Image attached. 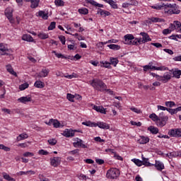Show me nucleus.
Returning <instances> with one entry per match:
<instances>
[{"label":"nucleus","instance_id":"nucleus-61","mask_svg":"<svg viewBox=\"0 0 181 181\" xmlns=\"http://www.w3.org/2000/svg\"><path fill=\"white\" fill-rule=\"evenodd\" d=\"M89 63H90V64H93V66H94L95 67H97V66H98V64H99L98 61H93V60H90V61L89 62Z\"/></svg>","mask_w":181,"mask_h":181},{"label":"nucleus","instance_id":"nucleus-45","mask_svg":"<svg viewBox=\"0 0 181 181\" xmlns=\"http://www.w3.org/2000/svg\"><path fill=\"white\" fill-rule=\"evenodd\" d=\"M29 87V83H23L20 86L19 88L21 90V91H23V90H26V88H28Z\"/></svg>","mask_w":181,"mask_h":181},{"label":"nucleus","instance_id":"nucleus-52","mask_svg":"<svg viewBox=\"0 0 181 181\" xmlns=\"http://www.w3.org/2000/svg\"><path fill=\"white\" fill-rule=\"evenodd\" d=\"M177 151H173L170 153V159L173 158H177Z\"/></svg>","mask_w":181,"mask_h":181},{"label":"nucleus","instance_id":"nucleus-33","mask_svg":"<svg viewBox=\"0 0 181 181\" xmlns=\"http://www.w3.org/2000/svg\"><path fill=\"white\" fill-rule=\"evenodd\" d=\"M82 125H86V127H90L91 128H93V127H95V122H90V121L83 122Z\"/></svg>","mask_w":181,"mask_h":181},{"label":"nucleus","instance_id":"nucleus-28","mask_svg":"<svg viewBox=\"0 0 181 181\" xmlns=\"http://www.w3.org/2000/svg\"><path fill=\"white\" fill-rule=\"evenodd\" d=\"M110 64H112V66H114V67H117V65L118 64V63H119L118 59L114 57H110Z\"/></svg>","mask_w":181,"mask_h":181},{"label":"nucleus","instance_id":"nucleus-59","mask_svg":"<svg viewBox=\"0 0 181 181\" xmlns=\"http://www.w3.org/2000/svg\"><path fill=\"white\" fill-rule=\"evenodd\" d=\"M151 45L154 46L155 47H157V49H159L160 47H162V44H160L159 42H152Z\"/></svg>","mask_w":181,"mask_h":181},{"label":"nucleus","instance_id":"nucleus-37","mask_svg":"<svg viewBox=\"0 0 181 181\" xmlns=\"http://www.w3.org/2000/svg\"><path fill=\"white\" fill-rule=\"evenodd\" d=\"M132 162L135 163V165L136 166H139V167L142 166V163H143L142 160H139L138 158H133V159H132Z\"/></svg>","mask_w":181,"mask_h":181},{"label":"nucleus","instance_id":"nucleus-21","mask_svg":"<svg viewBox=\"0 0 181 181\" xmlns=\"http://www.w3.org/2000/svg\"><path fill=\"white\" fill-rule=\"evenodd\" d=\"M141 158H142L141 162H143L142 165H144V166H146V167L153 166V164L149 162V158H146L144 157V155H142Z\"/></svg>","mask_w":181,"mask_h":181},{"label":"nucleus","instance_id":"nucleus-16","mask_svg":"<svg viewBox=\"0 0 181 181\" xmlns=\"http://www.w3.org/2000/svg\"><path fill=\"white\" fill-rule=\"evenodd\" d=\"M165 22V20L160 18L152 17L146 20V23H156Z\"/></svg>","mask_w":181,"mask_h":181},{"label":"nucleus","instance_id":"nucleus-49","mask_svg":"<svg viewBox=\"0 0 181 181\" xmlns=\"http://www.w3.org/2000/svg\"><path fill=\"white\" fill-rule=\"evenodd\" d=\"M52 124L54 128H59L60 127V122H59L57 119H54Z\"/></svg>","mask_w":181,"mask_h":181},{"label":"nucleus","instance_id":"nucleus-31","mask_svg":"<svg viewBox=\"0 0 181 181\" xmlns=\"http://www.w3.org/2000/svg\"><path fill=\"white\" fill-rule=\"evenodd\" d=\"M28 138H29V136L28 135V134H19L18 136H17V141L18 142H19V141H22L23 139H28Z\"/></svg>","mask_w":181,"mask_h":181},{"label":"nucleus","instance_id":"nucleus-54","mask_svg":"<svg viewBox=\"0 0 181 181\" xmlns=\"http://www.w3.org/2000/svg\"><path fill=\"white\" fill-rule=\"evenodd\" d=\"M0 149H3V151H5L6 152H9V151H11V148L6 147L4 146V144H0Z\"/></svg>","mask_w":181,"mask_h":181},{"label":"nucleus","instance_id":"nucleus-29","mask_svg":"<svg viewBox=\"0 0 181 181\" xmlns=\"http://www.w3.org/2000/svg\"><path fill=\"white\" fill-rule=\"evenodd\" d=\"M52 54H55L56 57H57L58 59H65V60H67V59H69V57L64 56L62 54L60 53H57V52L53 50L52 52Z\"/></svg>","mask_w":181,"mask_h":181},{"label":"nucleus","instance_id":"nucleus-7","mask_svg":"<svg viewBox=\"0 0 181 181\" xmlns=\"http://www.w3.org/2000/svg\"><path fill=\"white\" fill-rule=\"evenodd\" d=\"M168 135L173 138H181V128L170 129L168 131Z\"/></svg>","mask_w":181,"mask_h":181},{"label":"nucleus","instance_id":"nucleus-5","mask_svg":"<svg viewBox=\"0 0 181 181\" xmlns=\"http://www.w3.org/2000/svg\"><path fill=\"white\" fill-rule=\"evenodd\" d=\"M144 71H148V70H157L158 71H165L169 70V68L165 66H155L152 65H146L143 66Z\"/></svg>","mask_w":181,"mask_h":181},{"label":"nucleus","instance_id":"nucleus-48","mask_svg":"<svg viewBox=\"0 0 181 181\" xmlns=\"http://www.w3.org/2000/svg\"><path fill=\"white\" fill-rule=\"evenodd\" d=\"M167 111L171 114V115H174V114H177V108L172 109V108H168Z\"/></svg>","mask_w":181,"mask_h":181},{"label":"nucleus","instance_id":"nucleus-36","mask_svg":"<svg viewBox=\"0 0 181 181\" xmlns=\"http://www.w3.org/2000/svg\"><path fill=\"white\" fill-rule=\"evenodd\" d=\"M107 47L110 48L112 50H119V49H121V46L115 44H110L107 45Z\"/></svg>","mask_w":181,"mask_h":181},{"label":"nucleus","instance_id":"nucleus-12","mask_svg":"<svg viewBox=\"0 0 181 181\" xmlns=\"http://www.w3.org/2000/svg\"><path fill=\"white\" fill-rule=\"evenodd\" d=\"M124 45H131L132 41L134 40V39H135V37H134L132 34H127L124 35Z\"/></svg>","mask_w":181,"mask_h":181},{"label":"nucleus","instance_id":"nucleus-38","mask_svg":"<svg viewBox=\"0 0 181 181\" xmlns=\"http://www.w3.org/2000/svg\"><path fill=\"white\" fill-rule=\"evenodd\" d=\"M38 16H40V18H42V19H47V18H49V16L47 15V13H46L43 11H40L38 12Z\"/></svg>","mask_w":181,"mask_h":181},{"label":"nucleus","instance_id":"nucleus-6","mask_svg":"<svg viewBox=\"0 0 181 181\" xmlns=\"http://www.w3.org/2000/svg\"><path fill=\"white\" fill-rule=\"evenodd\" d=\"M108 179H117L119 176V170L117 168H110L106 174Z\"/></svg>","mask_w":181,"mask_h":181},{"label":"nucleus","instance_id":"nucleus-24","mask_svg":"<svg viewBox=\"0 0 181 181\" xmlns=\"http://www.w3.org/2000/svg\"><path fill=\"white\" fill-rule=\"evenodd\" d=\"M37 37L41 39L42 40H45V39H49V34L43 32H40L37 34Z\"/></svg>","mask_w":181,"mask_h":181},{"label":"nucleus","instance_id":"nucleus-10","mask_svg":"<svg viewBox=\"0 0 181 181\" xmlns=\"http://www.w3.org/2000/svg\"><path fill=\"white\" fill-rule=\"evenodd\" d=\"M75 132H77V130H73V129H66L62 135L64 136H66V138H70V137H73L75 135Z\"/></svg>","mask_w":181,"mask_h":181},{"label":"nucleus","instance_id":"nucleus-2","mask_svg":"<svg viewBox=\"0 0 181 181\" xmlns=\"http://www.w3.org/2000/svg\"><path fill=\"white\" fill-rule=\"evenodd\" d=\"M89 83L96 91L103 93V91L107 90V85L100 78H93L89 81Z\"/></svg>","mask_w":181,"mask_h":181},{"label":"nucleus","instance_id":"nucleus-14","mask_svg":"<svg viewBox=\"0 0 181 181\" xmlns=\"http://www.w3.org/2000/svg\"><path fill=\"white\" fill-rule=\"evenodd\" d=\"M13 8L11 7H8L7 8H6L5 15L6 18H8V19L10 20V22H12V18L13 16Z\"/></svg>","mask_w":181,"mask_h":181},{"label":"nucleus","instance_id":"nucleus-42","mask_svg":"<svg viewBox=\"0 0 181 181\" xmlns=\"http://www.w3.org/2000/svg\"><path fill=\"white\" fill-rule=\"evenodd\" d=\"M78 12L81 13V15H88V9L86 8H79Z\"/></svg>","mask_w":181,"mask_h":181},{"label":"nucleus","instance_id":"nucleus-27","mask_svg":"<svg viewBox=\"0 0 181 181\" xmlns=\"http://www.w3.org/2000/svg\"><path fill=\"white\" fill-rule=\"evenodd\" d=\"M88 4H90V5H93V6H98V8H103L104 5L97 3V1L94 0H86Z\"/></svg>","mask_w":181,"mask_h":181},{"label":"nucleus","instance_id":"nucleus-34","mask_svg":"<svg viewBox=\"0 0 181 181\" xmlns=\"http://www.w3.org/2000/svg\"><path fill=\"white\" fill-rule=\"evenodd\" d=\"M181 76V70H179L178 69H175L173 71V77L175 78H180Z\"/></svg>","mask_w":181,"mask_h":181},{"label":"nucleus","instance_id":"nucleus-55","mask_svg":"<svg viewBox=\"0 0 181 181\" xmlns=\"http://www.w3.org/2000/svg\"><path fill=\"white\" fill-rule=\"evenodd\" d=\"M59 39L62 45H66V37H64L63 35H60L59 37Z\"/></svg>","mask_w":181,"mask_h":181},{"label":"nucleus","instance_id":"nucleus-44","mask_svg":"<svg viewBox=\"0 0 181 181\" xmlns=\"http://www.w3.org/2000/svg\"><path fill=\"white\" fill-rule=\"evenodd\" d=\"M54 4L56 6H64V1L63 0H55Z\"/></svg>","mask_w":181,"mask_h":181},{"label":"nucleus","instance_id":"nucleus-13","mask_svg":"<svg viewBox=\"0 0 181 181\" xmlns=\"http://www.w3.org/2000/svg\"><path fill=\"white\" fill-rule=\"evenodd\" d=\"M49 73H50V70H49L48 69H42L40 72L37 74V77H38V78L47 77Z\"/></svg>","mask_w":181,"mask_h":181},{"label":"nucleus","instance_id":"nucleus-15","mask_svg":"<svg viewBox=\"0 0 181 181\" xmlns=\"http://www.w3.org/2000/svg\"><path fill=\"white\" fill-rule=\"evenodd\" d=\"M98 127L101 129H110V124L103 122H98L95 124V127Z\"/></svg>","mask_w":181,"mask_h":181},{"label":"nucleus","instance_id":"nucleus-62","mask_svg":"<svg viewBox=\"0 0 181 181\" xmlns=\"http://www.w3.org/2000/svg\"><path fill=\"white\" fill-rule=\"evenodd\" d=\"M131 45H135V46H139L138 45V38H134V40H132Z\"/></svg>","mask_w":181,"mask_h":181},{"label":"nucleus","instance_id":"nucleus-23","mask_svg":"<svg viewBox=\"0 0 181 181\" xmlns=\"http://www.w3.org/2000/svg\"><path fill=\"white\" fill-rule=\"evenodd\" d=\"M148 131H150L151 134H153V135H156V134L159 133V129H158V127H156L155 126L148 127Z\"/></svg>","mask_w":181,"mask_h":181},{"label":"nucleus","instance_id":"nucleus-17","mask_svg":"<svg viewBox=\"0 0 181 181\" xmlns=\"http://www.w3.org/2000/svg\"><path fill=\"white\" fill-rule=\"evenodd\" d=\"M153 166H155L157 170H159L160 172H162V170L165 169V164L160 161L156 160V163L153 164Z\"/></svg>","mask_w":181,"mask_h":181},{"label":"nucleus","instance_id":"nucleus-25","mask_svg":"<svg viewBox=\"0 0 181 181\" xmlns=\"http://www.w3.org/2000/svg\"><path fill=\"white\" fill-rule=\"evenodd\" d=\"M6 69L8 73H10V74H12L13 76H18L16 72H15V71H13V68H12V66L11 64L6 65Z\"/></svg>","mask_w":181,"mask_h":181},{"label":"nucleus","instance_id":"nucleus-60","mask_svg":"<svg viewBox=\"0 0 181 181\" xmlns=\"http://www.w3.org/2000/svg\"><path fill=\"white\" fill-rule=\"evenodd\" d=\"M96 163H98V165H104L105 161L104 160L101 159V158H98L95 160Z\"/></svg>","mask_w":181,"mask_h":181},{"label":"nucleus","instance_id":"nucleus-40","mask_svg":"<svg viewBox=\"0 0 181 181\" xmlns=\"http://www.w3.org/2000/svg\"><path fill=\"white\" fill-rule=\"evenodd\" d=\"M107 43H118V40L112 39V40H109L106 42H99V45H101L102 46H104V45H107Z\"/></svg>","mask_w":181,"mask_h":181},{"label":"nucleus","instance_id":"nucleus-41","mask_svg":"<svg viewBox=\"0 0 181 181\" xmlns=\"http://www.w3.org/2000/svg\"><path fill=\"white\" fill-rule=\"evenodd\" d=\"M177 28H180L181 27V23H171L169 28L171 30V32H173V30H175V29H176Z\"/></svg>","mask_w":181,"mask_h":181},{"label":"nucleus","instance_id":"nucleus-51","mask_svg":"<svg viewBox=\"0 0 181 181\" xmlns=\"http://www.w3.org/2000/svg\"><path fill=\"white\" fill-rule=\"evenodd\" d=\"M48 143L53 146L57 144V141L55 139H50L48 140Z\"/></svg>","mask_w":181,"mask_h":181},{"label":"nucleus","instance_id":"nucleus-35","mask_svg":"<svg viewBox=\"0 0 181 181\" xmlns=\"http://www.w3.org/2000/svg\"><path fill=\"white\" fill-rule=\"evenodd\" d=\"M4 179L8 181H16L15 178L11 177V175H8L6 173H2Z\"/></svg>","mask_w":181,"mask_h":181},{"label":"nucleus","instance_id":"nucleus-43","mask_svg":"<svg viewBox=\"0 0 181 181\" xmlns=\"http://www.w3.org/2000/svg\"><path fill=\"white\" fill-rule=\"evenodd\" d=\"M100 67H105V69H111V64L108 62H102Z\"/></svg>","mask_w":181,"mask_h":181},{"label":"nucleus","instance_id":"nucleus-58","mask_svg":"<svg viewBox=\"0 0 181 181\" xmlns=\"http://www.w3.org/2000/svg\"><path fill=\"white\" fill-rule=\"evenodd\" d=\"M39 155H49V153L47 152V151H45L44 149H41L38 151Z\"/></svg>","mask_w":181,"mask_h":181},{"label":"nucleus","instance_id":"nucleus-8","mask_svg":"<svg viewBox=\"0 0 181 181\" xmlns=\"http://www.w3.org/2000/svg\"><path fill=\"white\" fill-rule=\"evenodd\" d=\"M50 165L53 168H57L62 163V158L60 157H53L49 158Z\"/></svg>","mask_w":181,"mask_h":181},{"label":"nucleus","instance_id":"nucleus-11","mask_svg":"<svg viewBox=\"0 0 181 181\" xmlns=\"http://www.w3.org/2000/svg\"><path fill=\"white\" fill-rule=\"evenodd\" d=\"M77 141L76 142H74V146L75 148H83V149H86L87 148H88L87 146V145L84 144V141H83V140L80 139H77Z\"/></svg>","mask_w":181,"mask_h":181},{"label":"nucleus","instance_id":"nucleus-4","mask_svg":"<svg viewBox=\"0 0 181 181\" xmlns=\"http://www.w3.org/2000/svg\"><path fill=\"white\" fill-rule=\"evenodd\" d=\"M153 77H156L158 81H162V83H168L170 78H172V74L169 72L164 73L163 76H159L156 74L151 73Z\"/></svg>","mask_w":181,"mask_h":181},{"label":"nucleus","instance_id":"nucleus-19","mask_svg":"<svg viewBox=\"0 0 181 181\" xmlns=\"http://www.w3.org/2000/svg\"><path fill=\"white\" fill-rule=\"evenodd\" d=\"M19 103H22V104H26V103H30L32 101V98L29 96H23L18 99Z\"/></svg>","mask_w":181,"mask_h":181},{"label":"nucleus","instance_id":"nucleus-1","mask_svg":"<svg viewBox=\"0 0 181 181\" xmlns=\"http://www.w3.org/2000/svg\"><path fill=\"white\" fill-rule=\"evenodd\" d=\"M149 118L152 119L153 122H156L157 127H160V128L165 127L168 122V119H169V117L165 115L163 112H160L158 116L155 113H152L149 115Z\"/></svg>","mask_w":181,"mask_h":181},{"label":"nucleus","instance_id":"nucleus-30","mask_svg":"<svg viewBox=\"0 0 181 181\" xmlns=\"http://www.w3.org/2000/svg\"><path fill=\"white\" fill-rule=\"evenodd\" d=\"M30 2V8L35 9V8H37L39 6V3L40 2V0H31Z\"/></svg>","mask_w":181,"mask_h":181},{"label":"nucleus","instance_id":"nucleus-64","mask_svg":"<svg viewBox=\"0 0 181 181\" xmlns=\"http://www.w3.org/2000/svg\"><path fill=\"white\" fill-rule=\"evenodd\" d=\"M56 28V23H51L48 27V30H53Z\"/></svg>","mask_w":181,"mask_h":181},{"label":"nucleus","instance_id":"nucleus-26","mask_svg":"<svg viewBox=\"0 0 181 181\" xmlns=\"http://www.w3.org/2000/svg\"><path fill=\"white\" fill-rule=\"evenodd\" d=\"M36 88H45V83L42 81H36L34 83Z\"/></svg>","mask_w":181,"mask_h":181},{"label":"nucleus","instance_id":"nucleus-3","mask_svg":"<svg viewBox=\"0 0 181 181\" xmlns=\"http://www.w3.org/2000/svg\"><path fill=\"white\" fill-rule=\"evenodd\" d=\"M165 13H169V15H179L180 13V10H179V6H176V4H168L165 5Z\"/></svg>","mask_w":181,"mask_h":181},{"label":"nucleus","instance_id":"nucleus-32","mask_svg":"<svg viewBox=\"0 0 181 181\" xmlns=\"http://www.w3.org/2000/svg\"><path fill=\"white\" fill-rule=\"evenodd\" d=\"M105 2L109 4L110 6H112V8H113L114 9H117L118 8V6L113 0H105Z\"/></svg>","mask_w":181,"mask_h":181},{"label":"nucleus","instance_id":"nucleus-18","mask_svg":"<svg viewBox=\"0 0 181 181\" xmlns=\"http://www.w3.org/2000/svg\"><path fill=\"white\" fill-rule=\"evenodd\" d=\"M150 139L148 136H140V138L138 140L139 144H140V145H145L146 144H148V142H149Z\"/></svg>","mask_w":181,"mask_h":181},{"label":"nucleus","instance_id":"nucleus-22","mask_svg":"<svg viewBox=\"0 0 181 181\" xmlns=\"http://www.w3.org/2000/svg\"><path fill=\"white\" fill-rule=\"evenodd\" d=\"M22 40H24L25 42H34L35 40L33 39V37L29 34H25L22 36Z\"/></svg>","mask_w":181,"mask_h":181},{"label":"nucleus","instance_id":"nucleus-63","mask_svg":"<svg viewBox=\"0 0 181 181\" xmlns=\"http://www.w3.org/2000/svg\"><path fill=\"white\" fill-rule=\"evenodd\" d=\"M84 160H85L86 163H88L89 165H93V163H94V161L91 158H87Z\"/></svg>","mask_w":181,"mask_h":181},{"label":"nucleus","instance_id":"nucleus-46","mask_svg":"<svg viewBox=\"0 0 181 181\" xmlns=\"http://www.w3.org/2000/svg\"><path fill=\"white\" fill-rule=\"evenodd\" d=\"M66 98L69 101H71V103H74V95L71 93H67Z\"/></svg>","mask_w":181,"mask_h":181},{"label":"nucleus","instance_id":"nucleus-53","mask_svg":"<svg viewBox=\"0 0 181 181\" xmlns=\"http://www.w3.org/2000/svg\"><path fill=\"white\" fill-rule=\"evenodd\" d=\"M131 111H133V112H136V114H141V110L135 107H130Z\"/></svg>","mask_w":181,"mask_h":181},{"label":"nucleus","instance_id":"nucleus-47","mask_svg":"<svg viewBox=\"0 0 181 181\" xmlns=\"http://www.w3.org/2000/svg\"><path fill=\"white\" fill-rule=\"evenodd\" d=\"M176 105V103L173 101H167L165 102V106L169 107L170 108H172V107H175Z\"/></svg>","mask_w":181,"mask_h":181},{"label":"nucleus","instance_id":"nucleus-56","mask_svg":"<svg viewBox=\"0 0 181 181\" xmlns=\"http://www.w3.org/2000/svg\"><path fill=\"white\" fill-rule=\"evenodd\" d=\"M94 141H95V142H100V144L103 142H105V140L101 139V137L100 136L95 137Z\"/></svg>","mask_w":181,"mask_h":181},{"label":"nucleus","instance_id":"nucleus-9","mask_svg":"<svg viewBox=\"0 0 181 181\" xmlns=\"http://www.w3.org/2000/svg\"><path fill=\"white\" fill-rule=\"evenodd\" d=\"M11 52H9V49H8V46H6L4 43L0 44V54L2 56H9V54Z\"/></svg>","mask_w":181,"mask_h":181},{"label":"nucleus","instance_id":"nucleus-50","mask_svg":"<svg viewBox=\"0 0 181 181\" xmlns=\"http://www.w3.org/2000/svg\"><path fill=\"white\" fill-rule=\"evenodd\" d=\"M23 156L25 158H31L32 156H35V153H31V152H25L23 154Z\"/></svg>","mask_w":181,"mask_h":181},{"label":"nucleus","instance_id":"nucleus-20","mask_svg":"<svg viewBox=\"0 0 181 181\" xmlns=\"http://www.w3.org/2000/svg\"><path fill=\"white\" fill-rule=\"evenodd\" d=\"M141 36H142V40L144 43H147V42H151L152 39L149 37V35L146 33H141Z\"/></svg>","mask_w":181,"mask_h":181},{"label":"nucleus","instance_id":"nucleus-39","mask_svg":"<svg viewBox=\"0 0 181 181\" xmlns=\"http://www.w3.org/2000/svg\"><path fill=\"white\" fill-rule=\"evenodd\" d=\"M131 5H134V6H136V5H138V1H131V3H123L122 8H128V6H130Z\"/></svg>","mask_w":181,"mask_h":181},{"label":"nucleus","instance_id":"nucleus-57","mask_svg":"<svg viewBox=\"0 0 181 181\" xmlns=\"http://www.w3.org/2000/svg\"><path fill=\"white\" fill-rule=\"evenodd\" d=\"M170 33H172V30L170 29V28L164 29L163 30V35H169Z\"/></svg>","mask_w":181,"mask_h":181}]
</instances>
